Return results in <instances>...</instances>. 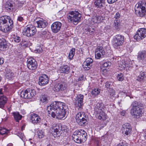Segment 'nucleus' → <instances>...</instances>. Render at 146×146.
I'll use <instances>...</instances> for the list:
<instances>
[{
  "label": "nucleus",
  "mask_w": 146,
  "mask_h": 146,
  "mask_svg": "<svg viewBox=\"0 0 146 146\" xmlns=\"http://www.w3.org/2000/svg\"><path fill=\"white\" fill-rule=\"evenodd\" d=\"M66 108L64 103L54 102L47 107V110L52 117L61 119L65 117Z\"/></svg>",
  "instance_id": "nucleus-1"
},
{
  "label": "nucleus",
  "mask_w": 146,
  "mask_h": 146,
  "mask_svg": "<svg viewBox=\"0 0 146 146\" xmlns=\"http://www.w3.org/2000/svg\"><path fill=\"white\" fill-rule=\"evenodd\" d=\"M13 26V20L10 17L4 16L0 17V30L6 33L11 30Z\"/></svg>",
  "instance_id": "nucleus-2"
},
{
  "label": "nucleus",
  "mask_w": 146,
  "mask_h": 146,
  "mask_svg": "<svg viewBox=\"0 0 146 146\" xmlns=\"http://www.w3.org/2000/svg\"><path fill=\"white\" fill-rule=\"evenodd\" d=\"M73 140L76 143H81L85 141L87 138V133L84 130L80 129L74 132L72 136Z\"/></svg>",
  "instance_id": "nucleus-3"
},
{
  "label": "nucleus",
  "mask_w": 146,
  "mask_h": 146,
  "mask_svg": "<svg viewBox=\"0 0 146 146\" xmlns=\"http://www.w3.org/2000/svg\"><path fill=\"white\" fill-rule=\"evenodd\" d=\"M81 14L76 10L70 11L69 12L67 18L69 22L77 25L81 21Z\"/></svg>",
  "instance_id": "nucleus-4"
},
{
  "label": "nucleus",
  "mask_w": 146,
  "mask_h": 146,
  "mask_svg": "<svg viewBox=\"0 0 146 146\" xmlns=\"http://www.w3.org/2000/svg\"><path fill=\"white\" fill-rule=\"evenodd\" d=\"M54 132L53 135L54 137L60 136H64L67 131V127L65 125L60 126L59 124H56L53 127Z\"/></svg>",
  "instance_id": "nucleus-5"
},
{
  "label": "nucleus",
  "mask_w": 146,
  "mask_h": 146,
  "mask_svg": "<svg viewBox=\"0 0 146 146\" xmlns=\"http://www.w3.org/2000/svg\"><path fill=\"white\" fill-rule=\"evenodd\" d=\"M135 12L137 15L143 17L146 15V3L144 1H140L135 5Z\"/></svg>",
  "instance_id": "nucleus-6"
},
{
  "label": "nucleus",
  "mask_w": 146,
  "mask_h": 146,
  "mask_svg": "<svg viewBox=\"0 0 146 146\" xmlns=\"http://www.w3.org/2000/svg\"><path fill=\"white\" fill-rule=\"evenodd\" d=\"M87 118L86 114L83 111L78 113L76 117L77 122L81 126H84L87 124Z\"/></svg>",
  "instance_id": "nucleus-7"
},
{
  "label": "nucleus",
  "mask_w": 146,
  "mask_h": 146,
  "mask_svg": "<svg viewBox=\"0 0 146 146\" xmlns=\"http://www.w3.org/2000/svg\"><path fill=\"white\" fill-rule=\"evenodd\" d=\"M36 31V30L35 27L32 25H29L24 28L23 33L24 35L28 37H30L35 35Z\"/></svg>",
  "instance_id": "nucleus-8"
},
{
  "label": "nucleus",
  "mask_w": 146,
  "mask_h": 146,
  "mask_svg": "<svg viewBox=\"0 0 146 146\" xmlns=\"http://www.w3.org/2000/svg\"><path fill=\"white\" fill-rule=\"evenodd\" d=\"M36 94L35 90L31 89H27L24 91H22L20 93L21 97L24 98H31Z\"/></svg>",
  "instance_id": "nucleus-9"
},
{
  "label": "nucleus",
  "mask_w": 146,
  "mask_h": 146,
  "mask_svg": "<svg viewBox=\"0 0 146 146\" xmlns=\"http://www.w3.org/2000/svg\"><path fill=\"white\" fill-rule=\"evenodd\" d=\"M123 36L117 35L115 36L113 39V47L115 48H119L122 46L124 42Z\"/></svg>",
  "instance_id": "nucleus-10"
},
{
  "label": "nucleus",
  "mask_w": 146,
  "mask_h": 146,
  "mask_svg": "<svg viewBox=\"0 0 146 146\" xmlns=\"http://www.w3.org/2000/svg\"><path fill=\"white\" fill-rule=\"evenodd\" d=\"M146 36V29L141 28L139 29L134 36V38L139 41L143 39Z\"/></svg>",
  "instance_id": "nucleus-11"
},
{
  "label": "nucleus",
  "mask_w": 146,
  "mask_h": 146,
  "mask_svg": "<svg viewBox=\"0 0 146 146\" xmlns=\"http://www.w3.org/2000/svg\"><path fill=\"white\" fill-rule=\"evenodd\" d=\"M137 59L143 65L146 64V51L143 50L139 51L137 54Z\"/></svg>",
  "instance_id": "nucleus-12"
},
{
  "label": "nucleus",
  "mask_w": 146,
  "mask_h": 146,
  "mask_svg": "<svg viewBox=\"0 0 146 146\" xmlns=\"http://www.w3.org/2000/svg\"><path fill=\"white\" fill-rule=\"evenodd\" d=\"M132 127L129 123H125L123 125L121 130L125 136L130 135L132 131Z\"/></svg>",
  "instance_id": "nucleus-13"
},
{
  "label": "nucleus",
  "mask_w": 146,
  "mask_h": 146,
  "mask_svg": "<svg viewBox=\"0 0 146 146\" xmlns=\"http://www.w3.org/2000/svg\"><path fill=\"white\" fill-rule=\"evenodd\" d=\"M27 67L30 70H35L37 68L38 65L36 60L32 58H29L27 62Z\"/></svg>",
  "instance_id": "nucleus-14"
},
{
  "label": "nucleus",
  "mask_w": 146,
  "mask_h": 146,
  "mask_svg": "<svg viewBox=\"0 0 146 146\" xmlns=\"http://www.w3.org/2000/svg\"><path fill=\"white\" fill-rule=\"evenodd\" d=\"M95 58L99 59L100 58L103 57L105 55V52L104 48L101 46H98L95 52Z\"/></svg>",
  "instance_id": "nucleus-15"
},
{
  "label": "nucleus",
  "mask_w": 146,
  "mask_h": 146,
  "mask_svg": "<svg viewBox=\"0 0 146 146\" xmlns=\"http://www.w3.org/2000/svg\"><path fill=\"white\" fill-rule=\"evenodd\" d=\"M9 43L5 39H0V50L5 51L7 50L9 47Z\"/></svg>",
  "instance_id": "nucleus-16"
},
{
  "label": "nucleus",
  "mask_w": 146,
  "mask_h": 146,
  "mask_svg": "<svg viewBox=\"0 0 146 146\" xmlns=\"http://www.w3.org/2000/svg\"><path fill=\"white\" fill-rule=\"evenodd\" d=\"M62 25L59 22H56L53 23L51 26V29L52 32L56 33L59 31Z\"/></svg>",
  "instance_id": "nucleus-17"
},
{
  "label": "nucleus",
  "mask_w": 146,
  "mask_h": 146,
  "mask_svg": "<svg viewBox=\"0 0 146 146\" xmlns=\"http://www.w3.org/2000/svg\"><path fill=\"white\" fill-rule=\"evenodd\" d=\"M93 62V60L91 58H87L84 61L83 64V67L85 70H89L92 66Z\"/></svg>",
  "instance_id": "nucleus-18"
},
{
  "label": "nucleus",
  "mask_w": 146,
  "mask_h": 146,
  "mask_svg": "<svg viewBox=\"0 0 146 146\" xmlns=\"http://www.w3.org/2000/svg\"><path fill=\"white\" fill-rule=\"evenodd\" d=\"M49 79L47 75L45 74L42 75L40 77L38 84L41 86H44L48 84Z\"/></svg>",
  "instance_id": "nucleus-19"
},
{
  "label": "nucleus",
  "mask_w": 146,
  "mask_h": 146,
  "mask_svg": "<svg viewBox=\"0 0 146 146\" xmlns=\"http://www.w3.org/2000/svg\"><path fill=\"white\" fill-rule=\"evenodd\" d=\"M84 96L82 94H80L76 97L75 101L77 104L78 107L80 109L83 105V98Z\"/></svg>",
  "instance_id": "nucleus-20"
},
{
  "label": "nucleus",
  "mask_w": 146,
  "mask_h": 146,
  "mask_svg": "<svg viewBox=\"0 0 146 146\" xmlns=\"http://www.w3.org/2000/svg\"><path fill=\"white\" fill-rule=\"evenodd\" d=\"M30 120L34 124H37L40 123L41 119L37 114L33 113L31 115L30 117Z\"/></svg>",
  "instance_id": "nucleus-21"
},
{
  "label": "nucleus",
  "mask_w": 146,
  "mask_h": 146,
  "mask_svg": "<svg viewBox=\"0 0 146 146\" xmlns=\"http://www.w3.org/2000/svg\"><path fill=\"white\" fill-rule=\"evenodd\" d=\"M14 8L13 2L11 1H7L5 4V8L7 12L12 11Z\"/></svg>",
  "instance_id": "nucleus-22"
},
{
  "label": "nucleus",
  "mask_w": 146,
  "mask_h": 146,
  "mask_svg": "<svg viewBox=\"0 0 146 146\" xmlns=\"http://www.w3.org/2000/svg\"><path fill=\"white\" fill-rule=\"evenodd\" d=\"M66 85L64 83H60L56 84L54 86V91L58 92L60 90L62 91L66 89Z\"/></svg>",
  "instance_id": "nucleus-23"
},
{
  "label": "nucleus",
  "mask_w": 146,
  "mask_h": 146,
  "mask_svg": "<svg viewBox=\"0 0 146 146\" xmlns=\"http://www.w3.org/2000/svg\"><path fill=\"white\" fill-rule=\"evenodd\" d=\"M94 109L96 112L101 110H105V108L101 102H96L94 104Z\"/></svg>",
  "instance_id": "nucleus-24"
},
{
  "label": "nucleus",
  "mask_w": 146,
  "mask_h": 146,
  "mask_svg": "<svg viewBox=\"0 0 146 146\" xmlns=\"http://www.w3.org/2000/svg\"><path fill=\"white\" fill-rule=\"evenodd\" d=\"M104 111L103 110L96 112V116L99 119L102 120H104L106 119V114L104 112Z\"/></svg>",
  "instance_id": "nucleus-25"
},
{
  "label": "nucleus",
  "mask_w": 146,
  "mask_h": 146,
  "mask_svg": "<svg viewBox=\"0 0 146 146\" xmlns=\"http://www.w3.org/2000/svg\"><path fill=\"white\" fill-rule=\"evenodd\" d=\"M59 71L61 73L67 74L70 72V67L67 65H63L60 67Z\"/></svg>",
  "instance_id": "nucleus-26"
},
{
  "label": "nucleus",
  "mask_w": 146,
  "mask_h": 146,
  "mask_svg": "<svg viewBox=\"0 0 146 146\" xmlns=\"http://www.w3.org/2000/svg\"><path fill=\"white\" fill-rule=\"evenodd\" d=\"M105 0H96L94 4L97 8L103 9L105 7Z\"/></svg>",
  "instance_id": "nucleus-27"
},
{
  "label": "nucleus",
  "mask_w": 146,
  "mask_h": 146,
  "mask_svg": "<svg viewBox=\"0 0 146 146\" xmlns=\"http://www.w3.org/2000/svg\"><path fill=\"white\" fill-rule=\"evenodd\" d=\"M37 27L41 28H45L48 25V23L45 20L42 19L36 22Z\"/></svg>",
  "instance_id": "nucleus-28"
},
{
  "label": "nucleus",
  "mask_w": 146,
  "mask_h": 146,
  "mask_svg": "<svg viewBox=\"0 0 146 146\" xmlns=\"http://www.w3.org/2000/svg\"><path fill=\"white\" fill-rule=\"evenodd\" d=\"M146 78V72L141 71L139 75L137 77L136 80L140 82L143 81L144 79Z\"/></svg>",
  "instance_id": "nucleus-29"
},
{
  "label": "nucleus",
  "mask_w": 146,
  "mask_h": 146,
  "mask_svg": "<svg viewBox=\"0 0 146 146\" xmlns=\"http://www.w3.org/2000/svg\"><path fill=\"white\" fill-rule=\"evenodd\" d=\"M133 112L132 116L134 118H136L137 116H139L142 112L141 109L139 108H137L135 109L132 110Z\"/></svg>",
  "instance_id": "nucleus-30"
},
{
  "label": "nucleus",
  "mask_w": 146,
  "mask_h": 146,
  "mask_svg": "<svg viewBox=\"0 0 146 146\" xmlns=\"http://www.w3.org/2000/svg\"><path fill=\"white\" fill-rule=\"evenodd\" d=\"M7 99L4 96H1L0 97V108H2L4 107L5 104L6 103Z\"/></svg>",
  "instance_id": "nucleus-31"
},
{
  "label": "nucleus",
  "mask_w": 146,
  "mask_h": 146,
  "mask_svg": "<svg viewBox=\"0 0 146 146\" xmlns=\"http://www.w3.org/2000/svg\"><path fill=\"white\" fill-rule=\"evenodd\" d=\"M127 65V64H126L124 60H122L118 62L119 68L121 70H124Z\"/></svg>",
  "instance_id": "nucleus-32"
},
{
  "label": "nucleus",
  "mask_w": 146,
  "mask_h": 146,
  "mask_svg": "<svg viewBox=\"0 0 146 146\" xmlns=\"http://www.w3.org/2000/svg\"><path fill=\"white\" fill-rule=\"evenodd\" d=\"M102 17L100 16H93L92 19V21L94 23H97L100 22L102 19Z\"/></svg>",
  "instance_id": "nucleus-33"
},
{
  "label": "nucleus",
  "mask_w": 146,
  "mask_h": 146,
  "mask_svg": "<svg viewBox=\"0 0 146 146\" xmlns=\"http://www.w3.org/2000/svg\"><path fill=\"white\" fill-rule=\"evenodd\" d=\"M120 21L118 20H115L113 26L114 29L117 31H119L120 28Z\"/></svg>",
  "instance_id": "nucleus-34"
},
{
  "label": "nucleus",
  "mask_w": 146,
  "mask_h": 146,
  "mask_svg": "<svg viewBox=\"0 0 146 146\" xmlns=\"http://www.w3.org/2000/svg\"><path fill=\"white\" fill-rule=\"evenodd\" d=\"M14 77V73L11 71H8L7 72L6 77L9 80L13 79Z\"/></svg>",
  "instance_id": "nucleus-35"
},
{
  "label": "nucleus",
  "mask_w": 146,
  "mask_h": 146,
  "mask_svg": "<svg viewBox=\"0 0 146 146\" xmlns=\"http://www.w3.org/2000/svg\"><path fill=\"white\" fill-rule=\"evenodd\" d=\"M13 114L15 119L17 121H19V120L21 119L22 116L20 115L18 112H14Z\"/></svg>",
  "instance_id": "nucleus-36"
},
{
  "label": "nucleus",
  "mask_w": 146,
  "mask_h": 146,
  "mask_svg": "<svg viewBox=\"0 0 146 146\" xmlns=\"http://www.w3.org/2000/svg\"><path fill=\"white\" fill-rule=\"evenodd\" d=\"M85 30L86 32H88L90 35L94 33L95 31V27H92L90 26H88L85 29Z\"/></svg>",
  "instance_id": "nucleus-37"
},
{
  "label": "nucleus",
  "mask_w": 146,
  "mask_h": 146,
  "mask_svg": "<svg viewBox=\"0 0 146 146\" xmlns=\"http://www.w3.org/2000/svg\"><path fill=\"white\" fill-rule=\"evenodd\" d=\"M75 48H72L70 50L68 55V58L70 60L72 59L74 55L75 52Z\"/></svg>",
  "instance_id": "nucleus-38"
},
{
  "label": "nucleus",
  "mask_w": 146,
  "mask_h": 146,
  "mask_svg": "<svg viewBox=\"0 0 146 146\" xmlns=\"http://www.w3.org/2000/svg\"><path fill=\"white\" fill-rule=\"evenodd\" d=\"M100 92V90L99 89L95 88L92 91L91 94L93 96L95 97L98 95Z\"/></svg>",
  "instance_id": "nucleus-39"
},
{
  "label": "nucleus",
  "mask_w": 146,
  "mask_h": 146,
  "mask_svg": "<svg viewBox=\"0 0 146 146\" xmlns=\"http://www.w3.org/2000/svg\"><path fill=\"white\" fill-rule=\"evenodd\" d=\"M109 94L110 97L111 98H113L115 96V92L114 90L112 88H110L109 90Z\"/></svg>",
  "instance_id": "nucleus-40"
},
{
  "label": "nucleus",
  "mask_w": 146,
  "mask_h": 146,
  "mask_svg": "<svg viewBox=\"0 0 146 146\" xmlns=\"http://www.w3.org/2000/svg\"><path fill=\"white\" fill-rule=\"evenodd\" d=\"M40 98V100L42 102H46L48 100L47 96L45 94H42Z\"/></svg>",
  "instance_id": "nucleus-41"
},
{
  "label": "nucleus",
  "mask_w": 146,
  "mask_h": 146,
  "mask_svg": "<svg viewBox=\"0 0 146 146\" xmlns=\"http://www.w3.org/2000/svg\"><path fill=\"white\" fill-rule=\"evenodd\" d=\"M131 106L132 107V110L135 109L139 107V103L136 101L133 102L131 104Z\"/></svg>",
  "instance_id": "nucleus-42"
},
{
  "label": "nucleus",
  "mask_w": 146,
  "mask_h": 146,
  "mask_svg": "<svg viewBox=\"0 0 146 146\" xmlns=\"http://www.w3.org/2000/svg\"><path fill=\"white\" fill-rule=\"evenodd\" d=\"M9 131L5 128L1 127L0 128V134L3 135L7 133Z\"/></svg>",
  "instance_id": "nucleus-43"
},
{
  "label": "nucleus",
  "mask_w": 146,
  "mask_h": 146,
  "mask_svg": "<svg viewBox=\"0 0 146 146\" xmlns=\"http://www.w3.org/2000/svg\"><path fill=\"white\" fill-rule=\"evenodd\" d=\"M117 78L119 81H122L124 79L123 75L121 73H120L117 75Z\"/></svg>",
  "instance_id": "nucleus-44"
},
{
  "label": "nucleus",
  "mask_w": 146,
  "mask_h": 146,
  "mask_svg": "<svg viewBox=\"0 0 146 146\" xmlns=\"http://www.w3.org/2000/svg\"><path fill=\"white\" fill-rule=\"evenodd\" d=\"M24 20L23 18L21 16H19L17 19V22L18 23H21L23 22Z\"/></svg>",
  "instance_id": "nucleus-45"
},
{
  "label": "nucleus",
  "mask_w": 146,
  "mask_h": 146,
  "mask_svg": "<svg viewBox=\"0 0 146 146\" xmlns=\"http://www.w3.org/2000/svg\"><path fill=\"white\" fill-rule=\"evenodd\" d=\"M13 40L15 42L18 43L20 41L21 38L19 36H16L14 38Z\"/></svg>",
  "instance_id": "nucleus-46"
},
{
  "label": "nucleus",
  "mask_w": 146,
  "mask_h": 146,
  "mask_svg": "<svg viewBox=\"0 0 146 146\" xmlns=\"http://www.w3.org/2000/svg\"><path fill=\"white\" fill-rule=\"evenodd\" d=\"M38 137L40 138H42L44 136V135L42 131H40L38 132Z\"/></svg>",
  "instance_id": "nucleus-47"
},
{
  "label": "nucleus",
  "mask_w": 146,
  "mask_h": 146,
  "mask_svg": "<svg viewBox=\"0 0 146 146\" xmlns=\"http://www.w3.org/2000/svg\"><path fill=\"white\" fill-rule=\"evenodd\" d=\"M111 64V62H107L104 63L103 64V66L105 67H107L108 66H110Z\"/></svg>",
  "instance_id": "nucleus-48"
},
{
  "label": "nucleus",
  "mask_w": 146,
  "mask_h": 146,
  "mask_svg": "<svg viewBox=\"0 0 146 146\" xmlns=\"http://www.w3.org/2000/svg\"><path fill=\"white\" fill-rule=\"evenodd\" d=\"M111 83L110 82H106L105 84L106 87L107 88H109L111 86Z\"/></svg>",
  "instance_id": "nucleus-49"
},
{
  "label": "nucleus",
  "mask_w": 146,
  "mask_h": 146,
  "mask_svg": "<svg viewBox=\"0 0 146 146\" xmlns=\"http://www.w3.org/2000/svg\"><path fill=\"white\" fill-rule=\"evenodd\" d=\"M24 2L23 1H21L19 2L17 4V6L19 7H21L23 5Z\"/></svg>",
  "instance_id": "nucleus-50"
},
{
  "label": "nucleus",
  "mask_w": 146,
  "mask_h": 146,
  "mask_svg": "<svg viewBox=\"0 0 146 146\" xmlns=\"http://www.w3.org/2000/svg\"><path fill=\"white\" fill-rule=\"evenodd\" d=\"M42 51V48L40 47L39 48L36 49L35 50V53H40Z\"/></svg>",
  "instance_id": "nucleus-51"
},
{
  "label": "nucleus",
  "mask_w": 146,
  "mask_h": 146,
  "mask_svg": "<svg viewBox=\"0 0 146 146\" xmlns=\"http://www.w3.org/2000/svg\"><path fill=\"white\" fill-rule=\"evenodd\" d=\"M120 17V14L118 13H117L114 16V18L115 19V20H118Z\"/></svg>",
  "instance_id": "nucleus-52"
},
{
  "label": "nucleus",
  "mask_w": 146,
  "mask_h": 146,
  "mask_svg": "<svg viewBox=\"0 0 146 146\" xmlns=\"http://www.w3.org/2000/svg\"><path fill=\"white\" fill-rule=\"evenodd\" d=\"M118 0H107V2L109 4H112L117 1Z\"/></svg>",
  "instance_id": "nucleus-53"
},
{
  "label": "nucleus",
  "mask_w": 146,
  "mask_h": 146,
  "mask_svg": "<svg viewBox=\"0 0 146 146\" xmlns=\"http://www.w3.org/2000/svg\"><path fill=\"white\" fill-rule=\"evenodd\" d=\"M118 146H128V144L126 143H119Z\"/></svg>",
  "instance_id": "nucleus-54"
},
{
  "label": "nucleus",
  "mask_w": 146,
  "mask_h": 146,
  "mask_svg": "<svg viewBox=\"0 0 146 146\" xmlns=\"http://www.w3.org/2000/svg\"><path fill=\"white\" fill-rule=\"evenodd\" d=\"M47 33V32L45 31H43L41 32V34L42 36H45Z\"/></svg>",
  "instance_id": "nucleus-55"
},
{
  "label": "nucleus",
  "mask_w": 146,
  "mask_h": 146,
  "mask_svg": "<svg viewBox=\"0 0 146 146\" xmlns=\"http://www.w3.org/2000/svg\"><path fill=\"white\" fill-rule=\"evenodd\" d=\"M4 61L3 59L0 58V65L2 64L4 62Z\"/></svg>",
  "instance_id": "nucleus-56"
},
{
  "label": "nucleus",
  "mask_w": 146,
  "mask_h": 146,
  "mask_svg": "<svg viewBox=\"0 0 146 146\" xmlns=\"http://www.w3.org/2000/svg\"><path fill=\"white\" fill-rule=\"evenodd\" d=\"M125 113H126V112L124 111H122L120 113V114L121 115H122L123 116H124L125 115Z\"/></svg>",
  "instance_id": "nucleus-57"
},
{
  "label": "nucleus",
  "mask_w": 146,
  "mask_h": 146,
  "mask_svg": "<svg viewBox=\"0 0 146 146\" xmlns=\"http://www.w3.org/2000/svg\"><path fill=\"white\" fill-rule=\"evenodd\" d=\"M2 89H0V94L1 95L3 94V92L2 91Z\"/></svg>",
  "instance_id": "nucleus-58"
},
{
  "label": "nucleus",
  "mask_w": 146,
  "mask_h": 146,
  "mask_svg": "<svg viewBox=\"0 0 146 146\" xmlns=\"http://www.w3.org/2000/svg\"><path fill=\"white\" fill-rule=\"evenodd\" d=\"M48 125V123H45L43 124V125L44 126V127H45L46 126H47Z\"/></svg>",
  "instance_id": "nucleus-59"
},
{
  "label": "nucleus",
  "mask_w": 146,
  "mask_h": 146,
  "mask_svg": "<svg viewBox=\"0 0 146 146\" xmlns=\"http://www.w3.org/2000/svg\"><path fill=\"white\" fill-rule=\"evenodd\" d=\"M13 146V145L11 143H9L7 145V146Z\"/></svg>",
  "instance_id": "nucleus-60"
},
{
  "label": "nucleus",
  "mask_w": 146,
  "mask_h": 146,
  "mask_svg": "<svg viewBox=\"0 0 146 146\" xmlns=\"http://www.w3.org/2000/svg\"><path fill=\"white\" fill-rule=\"evenodd\" d=\"M144 137L145 139H146V131L145 132V133L144 135Z\"/></svg>",
  "instance_id": "nucleus-61"
},
{
  "label": "nucleus",
  "mask_w": 146,
  "mask_h": 146,
  "mask_svg": "<svg viewBox=\"0 0 146 146\" xmlns=\"http://www.w3.org/2000/svg\"><path fill=\"white\" fill-rule=\"evenodd\" d=\"M83 77V76L82 77H81L80 78H79V80H82V77Z\"/></svg>",
  "instance_id": "nucleus-62"
},
{
  "label": "nucleus",
  "mask_w": 146,
  "mask_h": 146,
  "mask_svg": "<svg viewBox=\"0 0 146 146\" xmlns=\"http://www.w3.org/2000/svg\"><path fill=\"white\" fill-rule=\"evenodd\" d=\"M2 79V77L0 76V82L1 81Z\"/></svg>",
  "instance_id": "nucleus-63"
},
{
  "label": "nucleus",
  "mask_w": 146,
  "mask_h": 146,
  "mask_svg": "<svg viewBox=\"0 0 146 146\" xmlns=\"http://www.w3.org/2000/svg\"><path fill=\"white\" fill-rule=\"evenodd\" d=\"M47 146H52V145H51L50 144H49Z\"/></svg>",
  "instance_id": "nucleus-64"
}]
</instances>
